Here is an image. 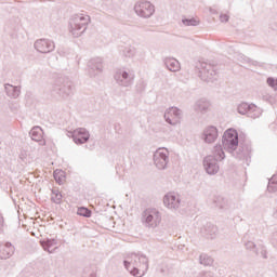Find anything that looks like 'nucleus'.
I'll list each match as a JSON object with an SVG mask.
<instances>
[{
	"instance_id": "obj_22",
	"label": "nucleus",
	"mask_w": 277,
	"mask_h": 277,
	"mask_svg": "<svg viewBox=\"0 0 277 277\" xmlns=\"http://www.w3.org/2000/svg\"><path fill=\"white\" fill-rule=\"evenodd\" d=\"M29 135L34 142H40V146H44L47 142L42 141V128L41 127H34Z\"/></svg>"
},
{
	"instance_id": "obj_35",
	"label": "nucleus",
	"mask_w": 277,
	"mask_h": 277,
	"mask_svg": "<svg viewBox=\"0 0 277 277\" xmlns=\"http://www.w3.org/2000/svg\"><path fill=\"white\" fill-rule=\"evenodd\" d=\"M137 92H144L146 90V81L140 80L136 84Z\"/></svg>"
},
{
	"instance_id": "obj_13",
	"label": "nucleus",
	"mask_w": 277,
	"mask_h": 277,
	"mask_svg": "<svg viewBox=\"0 0 277 277\" xmlns=\"http://www.w3.org/2000/svg\"><path fill=\"white\" fill-rule=\"evenodd\" d=\"M35 49L39 53H51L55 51V43L49 39H38L35 42Z\"/></svg>"
},
{
	"instance_id": "obj_42",
	"label": "nucleus",
	"mask_w": 277,
	"mask_h": 277,
	"mask_svg": "<svg viewBox=\"0 0 277 277\" xmlns=\"http://www.w3.org/2000/svg\"><path fill=\"white\" fill-rule=\"evenodd\" d=\"M262 255L264 256V259H267V255H265V251L262 252Z\"/></svg>"
},
{
	"instance_id": "obj_4",
	"label": "nucleus",
	"mask_w": 277,
	"mask_h": 277,
	"mask_svg": "<svg viewBox=\"0 0 277 277\" xmlns=\"http://www.w3.org/2000/svg\"><path fill=\"white\" fill-rule=\"evenodd\" d=\"M90 25V15L76 14L69 18L68 29L74 38H79L85 34Z\"/></svg>"
},
{
	"instance_id": "obj_2",
	"label": "nucleus",
	"mask_w": 277,
	"mask_h": 277,
	"mask_svg": "<svg viewBox=\"0 0 277 277\" xmlns=\"http://www.w3.org/2000/svg\"><path fill=\"white\" fill-rule=\"evenodd\" d=\"M75 87L72 81L67 77H60L54 80L51 89V94L54 98H68V96H72V92Z\"/></svg>"
},
{
	"instance_id": "obj_25",
	"label": "nucleus",
	"mask_w": 277,
	"mask_h": 277,
	"mask_svg": "<svg viewBox=\"0 0 277 277\" xmlns=\"http://www.w3.org/2000/svg\"><path fill=\"white\" fill-rule=\"evenodd\" d=\"M182 25L183 27H198V25H200V19L195 17H183Z\"/></svg>"
},
{
	"instance_id": "obj_7",
	"label": "nucleus",
	"mask_w": 277,
	"mask_h": 277,
	"mask_svg": "<svg viewBox=\"0 0 277 277\" xmlns=\"http://www.w3.org/2000/svg\"><path fill=\"white\" fill-rule=\"evenodd\" d=\"M114 79L120 88H131L135 82V71L129 68L118 69L114 75Z\"/></svg>"
},
{
	"instance_id": "obj_34",
	"label": "nucleus",
	"mask_w": 277,
	"mask_h": 277,
	"mask_svg": "<svg viewBox=\"0 0 277 277\" xmlns=\"http://www.w3.org/2000/svg\"><path fill=\"white\" fill-rule=\"evenodd\" d=\"M267 85H269V88H273V90H277V79L269 77L266 80Z\"/></svg>"
},
{
	"instance_id": "obj_27",
	"label": "nucleus",
	"mask_w": 277,
	"mask_h": 277,
	"mask_svg": "<svg viewBox=\"0 0 277 277\" xmlns=\"http://www.w3.org/2000/svg\"><path fill=\"white\" fill-rule=\"evenodd\" d=\"M199 263L200 265H205V267H211V265H213V258L207 255L206 253H202L199 256Z\"/></svg>"
},
{
	"instance_id": "obj_41",
	"label": "nucleus",
	"mask_w": 277,
	"mask_h": 277,
	"mask_svg": "<svg viewBox=\"0 0 277 277\" xmlns=\"http://www.w3.org/2000/svg\"><path fill=\"white\" fill-rule=\"evenodd\" d=\"M273 238L277 239V230L273 234Z\"/></svg>"
},
{
	"instance_id": "obj_10",
	"label": "nucleus",
	"mask_w": 277,
	"mask_h": 277,
	"mask_svg": "<svg viewBox=\"0 0 277 277\" xmlns=\"http://www.w3.org/2000/svg\"><path fill=\"white\" fill-rule=\"evenodd\" d=\"M199 72L202 81H207L208 83L217 81V70H215V67L211 64L201 63V69Z\"/></svg>"
},
{
	"instance_id": "obj_5",
	"label": "nucleus",
	"mask_w": 277,
	"mask_h": 277,
	"mask_svg": "<svg viewBox=\"0 0 277 277\" xmlns=\"http://www.w3.org/2000/svg\"><path fill=\"white\" fill-rule=\"evenodd\" d=\"M123 265L126 269H129L131 265H133V269L131 271L132 276H138L146 274L148 272V258L146 255L132 254L131 262L124 261Z\"/></svg>"
},
{
	"instance_id": "obj_18",
	"label": "nucleus",
	"mask_w": 277,
	"mask_h": 277,
	"mask_svg": "<svg viewBox=\"0 0 277 277\" xmlns=\"http://www.w3.org/2000/svg\"><path fill=\"white\" fill-rule=\"evenodd\" d=\"M201 235L206 237L207 239H215L217 237V226L207 223L202 228H201Z\"/></svg>"
},
{
	"instance_id": "obj_14",
	"label": "nucleus",
	"mask_w": 277,
	"mask_h": 277,
	"mask_svg": "<svg viewBox=\"0 0 277 277\" xmlns=\"http://www.w3.org/2000/svg\"><path fill=\"white\" fill-rule=\"evenodd\" d=\"M71 134L75 144L81 145L90 142V131H88L85 128H78L74 130V133Z\"/></svg>"
},
{
	"instance_id": "obj_6",
	"label": "nucleus",
	"mask_w": 277,
	"mask_h": 277,
	"mask_svg": "<svg viewBox=\"0 0 277 277\" xmlns=\"http://www.w3.org/2000/svg\"><path fill=\"white\" fill-rule=\"evenodd\" d=\"M162 214L157 208H147L142 213V222L146 228L155 230L161 224Z\"/></svg>"
},
{
	"instance_id": "obj_33",
	"label": "nucleus",
	"mask_w": 277,
	"mask_h": 277,
	"mask_svg": "<svg viewBox=\"0 0 277 277\" xmlns=\"http://www.w3.org/2000/svg\"><path fill=\"white\" fill-rule=\"evenodd\" d=\"M104 5H106V8H109L110 10H114V9L118 8V1L117 0H106Z\"/></svg>"
},
{
	"instance_id": "obj_31",
	"label": "nucleus",
	"mask_w": 277,
	"mask_h": 277,
	"mask_svg": "<svg viewBox=\"0 0 277 277\" xmlns=\"http://www.w3.org/2000/svg\"><path fill=\"white\" fill-rule=\"evenodd\" d=\"M77 214L81 215L82 217H90V215H92V211H90L88 208H79Z\"/></svg>"
},
{
	"instance_id": "obj_24",
	"label": "nucleus",
	"mask_w": 277,
	"mask_h": 277,
	"mask_svg": "<svg viewBox=\"0 0 277 277\" xmlns=\"http://www.w3.org/2000/svg\"><path fill=\"white\" fill-rule=\"evenodd\" d=\"M136 50L133 45H127L121 49V55L126 60H133V56L135 55Z\"/></svg>"
},
{
	"instance_id": "obj_1",
	"label": "nucleus",
	"mask_w": 277,
	"mask_h": 277,
	"mask_svg": "<svg viewBox=\"0 0 277 277\" xmlns=\"http://www.w3.org/2000/svg\"><path fill=\"white\" fill-rule=\"evenodd\" d=\"M222 144L224 150L230 153L236 159H246V157H248V149L239 146V134L237 130L228 129L223 134Z\"/></svg>"
},
{
	"instance_id": "obj_37",
	"label": "nucleus",
	"mask_w": 277,
	"mask_h": 277,
	"mask_svg": "<svg viewBox=\"0 0 277 277\" xmlns=\"http://www.w3.org/2000/svg\"><path fill=\"white\" fill-rule=\"evenodd\" d=\"M229 18H230V16H228V14L222 13V14L220 15V22H221V23H228Z\"/></svg>"
},
{
	"instance_id": "obj_11",
	"label": "nucleus",
	"mask_w": 277,
	"mask_h": 277,
	"mask_svg": "<svg viewBox=\"0 0 277 277\" xmlns=\"http://www.w3.org/2000/svg\"><path fill=\"white\" fill-rule=\"evenodd\" d=\"M164 120L171 127H176V124H181V118H183V110L176 107H170L164 111Z\"/></svg>"
},
{
	"instance_id": "obj_29",
	"label": "nucleus",
	"mask_w": 277,
	"mask_h": 277,
	"mask_svg": "<svg viewBox=\"0 0 277 277\" xmlns=\"http://www.w3.org/2000/svg\"><path fill=\"white\" fill-rule=\"evenodd\" d=\"M251 104L248 103H241L237 107L238 114L241 116H248V113L250 111Z\"/></svg>"
},
{
	"instance_id": "obj_32",
	"label": "nucleus",
	"mask_w": 277,
	"mask_h": 277,
	"mask_svg": "<svg viewBox=\"0 0 277 277\" xmlns=\"http://www.w3.org/2000/svg\"><path fill=\"white\" fill-rule=\"evenodd\" d=\"M275 181H276V177H272V180H269L268 186H267L268 192H272V193L277 192V183Z\"/></svg>"
},
{
	"instance_id": "obj_23",
	"label": "nucleus",
	"mask_w": 277,
	"mask_h": 277,
	"mask_svg": "<svg viewBox=\"0 0 277 277\" xmlns=\"http://www.w3.org/2000/svg\"><path fill=\"white\" fill-rule=\"evenodd\" d=\"M41 247L45 252H49L50 254H53L55 250H57V247L54 248V246H57V240L56 239H47V240H41L40 241ZM54 248V249H51Z\"/></svg>"
},
{
	"instance_id": "obj_26",
	"label": "nucleus",
	"mask_w": 277,
	"mask_h": 277,
	"mask_svg": "<svg viewBox=\"0 0 277 277\" xmlns=\"http://www.w3.org/2000/svg\"><path fill=\"white\" fill-rule=\"evenodd\" d=\"M261 114H263V110H261L256 105L251 104L248 111V118L256 119L260 118Z\"/></svg>"
},
{
	"instance_id": "obj_12",
	"label": "nucleus",
	"mask_w": 277,
	"mask_h": 277,
	"mask_svg": "<svg viewBox=\"0 0 277 277\" xmlns=\"http://www.w3.org/2000/svg\"><path fill=\"white\" fill-rule=\"evenodd\" d=\"M163 205L167 209L176 211V209L181 208V196L176 195V193H168L163 197Z\"/></svg>"
},
{
	"instance_id": "obj_36",
	"label": "nucleus",
	"mask_w": 277,
	"mask_h": 277,
	"mask_svg": "<svg viewBox=\"0 0 277 277\" xmlns=\"http://www.w3.org/2000/svg\"><path fill=\"white\" fill-rule=\"evenodd\" d=\"M240 62L241 64H255L254 62H252L249 57L245 56V55H240Z\"/></svg>"
},
{
	"instance_id": "obj_19",
	"label": "nucleus",
	"mask_w": 277,
	"mask_h": 277,
	"mask_svg": "<svg viewBox=\"0 0 277 277\" xmlns=\"http://www.w3.org/2000/svg\"><path fill=\"white\" fill-rule=\"evenodd\" d=\"M163 64L168 70L171 72H179L181 70V63L174 57H166Z\"/></svg>"
},
{
	"instance_id": "obj_15",
	"label": "nucleus",
	"mask_w": 277,
	"mask_h": 277,
	"mask_svg": "<svg viewBox=\"0 0 277 277\" xmlns=\"http://www.w3.org/2000/svg\"><path fill=\"white\" fill-rule=\"evenodd\" d=\"M89 75L91 77H96V75L103 72V58L96 57L92 58L88 63Z\"/></svg>"
},
{
	"instance_id": "obj_9",
	"label": "nucleus",
	"mask_w": 277,
	"mask_h": 277,
	"mask_svg": "<svg viewBox=\"0 0 277 277\" xmlns=\"http://www.w3.org/2000/svg\"><path fill=\"white\" fill-rule=\"evenodd\" d=\"M134 11L141 18H150L155 14V5L148 1H140L135 3Z\"/></svg>"
},
{
	"instance_id": "obj_38",
	"label": "nucleus",
	"mask_w": 277,
	"mask_h": 277,
	"mask_svg": "<svg viewBox=\"0 0 277 277\" xmlns=\"http://www.w3.org/2000/svg\"><path fill=\"white\" fill-rule=\"evenodd\" d=\"M246 248L247 250H254V248H256V245L253 241H248L246 243Z\"/></svg>"
},
{
	"instance_id": "obj_17",
	"label": "nucleus",
	"mask_w": 277,
	"mask_h": 277,
	"mask_svg": "<svg viewBox=\"0 0 277 277\" xmlns=\"http://www.w3.org/2000/svg\"><path fill=\"white\" fill-rule=\"evenodd\" d=\"M14 252H16V248L12 242L0 243V259H10Z\"/></svg>"
},
{
	"instance_id": "obj_39",
	"label": "nucleus",
	"mask_w": 277,
	"mask_h": 277,
	"mask_svg": "<svg viewBox=\"0 0 277 277\" xmlns=\"http://www.w3.org/2000/svg\"><path fill=\"white\" fill-rule=\"evenodd\" d=\"M198 277H213V273L211 272H201Z\"/></svg>"
},
{
	"instance_id": "obj_16",
	"label": "nucleus",
	"mask_w": 277,
	"mask_h": 277,
	"mask_svg": "<svg viewBox=\"0 0 277 277\" xmlns=\"http://www.w3.org/2000/svg\"><path fill=\"white\" fill-rule=\"evenodd\" d=\"M201 140H203L206 144L215 143L217 140V128L213 126L207 127L201 134Z\"/></svg>"
},
{
	"instance_id": "obj_30",
	"label": "nucleus",
	"mask_w": 277,
	"mask_h": 277,
	"mask_svg": "<svg viewBox=\"0 0 277 277\" xmlns=\"http://www.w3.org/2000/svg\"><path fill=\"white\" fill-rule=\"evenodd\" d=\"M214 205L219 208V209H226L228 201L226 199H224L223 197H215L214 199Z\"/></svg>"
},
{
	"instance_id": "obj_3",
	"label": "nucleus",
	"mask_w": 277,
	"mask_h": 277,
	"mask_svg": "<svg viewBox=\"0 0 277 277\" xmlns=\"http://www.w3.org/2000/svg\"><path fill=\"white\" fill-rule=\"evenodd\" d=\"M226 158V155L224 154V149L222 148V145L214 146L213 149V156H207L203 159V168L207 172V174L214 175L220 172V164H217V161H222Z\"/></svg>"
},
{
	"instance_id": "obj_20",
	"label": "nucleus",
	"mask_w": 277,
	"mask_h": 277,
	"mask_svg": "<svg viewBox=\"0 0 277 277\" xmlns=\"http://www.w3.org/2000/svg\"><path fill=\"white\" fill-rule=\"evenodd\" d=\"M210 107L211 103H209V101L206 98L198 100L194 105L195 111H199V114H207Z\"/></svg>"
},
{
	"instance_id": "obj_8",
	"label": "nucleus",
	"mask_w": 277,
	"mask_h": 277,
	"mask_svg": "<svg viewBox=\"0 0 277 277\" xmlns=\"http://www.w3.org/2000/svg\"><path fill=\"white\" fill-rule=\"evenodd\" d=\"M154 163L158 170H166L170 163V151L166 148H159L154 154Z\"/></svg>"
},
{
	"instance_id": "obj_40",
	"label": "nucleus",
	"mask_w": 277,
	"mask_h": 277,
	"mask_svg": "<svg viewBox=\"0 0 277 277\" xmlns=\"http://www.w3.org/2000/svg\"><path fill=\"white\" fill-rule=\"evenodd\" d=\"M72 133H75V131H67V136L72 138Z\"/></svg>"
},
{
	"instance_id": "obj_21",
	"label": "nucleus",
	"mask_w": 277,
	"mask_h": 277,
	"mask_svg": "<svg viewBox=\"0 0 277 277\" xmlns=\"http://www.w3.org/2000/svg\"><path fill=\"white\" fill-rule=\"evenodd\" d=\"M4 92L9 98H18V96H21V87H14L6 83L4 84Z\"/></svg>"
},
{
	"instance_id": "obj_28",
	"label": "nucleus",
	"mask_w": 277,
	"mask_h": 277,
	"mask_svg": "<svg viewBox=\"0 0 277 277\" xmlns=\"http://www.w3.org/2000/svg\"><path fill=\"white\" fill-rule=\"evenodd\" d=\"M51 200L55 205H62V193H60V189L57 188L52 189Z\"/></svg>"
}]
</instances>
